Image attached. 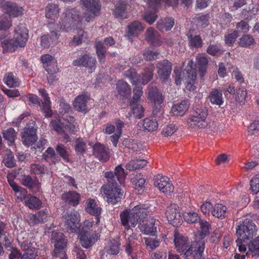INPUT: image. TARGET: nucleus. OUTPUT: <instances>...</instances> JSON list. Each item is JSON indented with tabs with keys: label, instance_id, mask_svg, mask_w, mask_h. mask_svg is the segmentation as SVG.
<instances>
[{
	"label": "nucleus",
	"instance_id": "6",
	"mask_svg": "<svg viewBox=\"0 0 259 259\" xmlns=\"http://www.w3.org/2000/svg\"><path fill=\"white\" fill-rule=\"evenodd\" d=\"M51 236L52 242L54 243L53 256L60 258H66L65 249L67 243L66 237L62 233L57 232H53Z\"/></svg>",
	"mask_w": 259,
	"mask_h": 259
},
{
	"label": "nucleus",
	"instance_id": "60",
	"mask_svg": "<svg viewBox=\"0 0 259 259\" xmlns=\"http://www.w3.org/2000/svg\"><path fill=\"white\" fill-rule=\"evenodd\" d=\"M89 41V39L87 37V32L83 30H80L78 32L77 35L74 36L73 37L72 43L75 44V46H78L81 44L82 42H85Z\"/></svg>",
	"mask_w": 259,
	"mask_h": 259
},
{
	"label": "nucleus",
	"instance_id": "37",
	"mask_svg": "<svg viewBox=\"0 0 259 259\" xmlns=\"http://www.w3.org/2000/svg\"><path fill=\"white\" fill-rule=\"evenodd\" d=\"M46 17L51 20H55L59 16V8L58 5L50 3L49 4L45 9Z\"/></svg>",
	"mask_w": 259,
	"mask_h": 259
},
{
	"label": "nucleus",
	"instance_id": "30",
	"mask_svg": "<svg viewBox=\"0 0 259 259\" xmlns=\"http://www.w3.org/2000/svg\"><path fill=\"white\" fill-rule=\"evenodd\" d=\"M145 206L143 204L137 205L131 210L132 214H133L135 220H137V223H140L144 221L147 216L148 210Z\"/></svg>",
	"mask_w": 259,
	"mask_h": 259
},
{
	"label": "nucleus",
	"instance_id": "47",
	"mask_svg": "<svg viewBox=\"0 0 259 259\" xmlns=\"http://www.w3.org/2000/svg\"><path fill=\"white\" fill-rule=\"evenodd\" d=\"M207 64L208 60L205 57L198 56L196 57V67L197 68L201 76L204 75L206 71Z\"/></svg>",
	"mask_w": 259,
	"mask_h": 259
},
{
	"label": "nucleus",
	"instance_id": "48",
	"mask_svg": "<svg viewBox=\"0 0 259 259\" xmlns=\"http://www.w3.org/2000/svg\"><path fill=\"white\" fill-rule=\"evenodd\" d=\"M143 127L144 131L148 132L156 131L158 127L157 121L156 119L146 118L143 120Z\"/></svg>",
	"mask_w": 259,
	"mask_h": 259
},
{
	"label": "nucleus",
	"instance_id": "23",
	"mask_svg": "<svg viewBox=\"0 0 259 259\" xmlns=\"http://www.w3.org/2000/svg\"><path fill=\"white\" fill-rule=\"evenodd\" d=\"M93 155L100 161L106 162L110 158L109 149L100 142L96 143L93 146Z\"/></svg>",
	"mask_w": 259,
	"mask_h": 259
},
{
	"label": "nucleus",
	"instance_id": "42",
	"mask_svg": "<svg viewBox=\"0 0 259 259\" xmlns=\"http://www.w3.org/2000/svg\"><path fill=\"white\" fill-rule=\"evenodd\" d=\"M1 46L3 48V52L4 53L14 52L19 47L18 44H17L14 38L4 40L2 41Z\"/></svg>",
	"mask_w": 259,
	"mask_h": 259
},
{
	"label": "nucleus",
	"instance_id": "57",
	"mask_svg": "<svg viewBox=\"0 0 259 259\" xmlns=\"http://www.w3.org/2000/svg\"><path fill=\"white\" fill-rule=\"evenodd\" d=\"M247 95L246 90L245 88L240 87L236 91L235 100L240 105H244Z\"/></svg>",
	"mask_w": 259,
	"mask_h": 259
},
{
	"label": "nucleus",
	"instance_id": "59",
	"mask_svg": "<svg viewBox=\"0 0 259 259\" xmlns=\"http://www.w3.org/2000/svg\"><path fill=\"white\" fill-rule=\"evenodd\" d=\"M15 177L13 174H9L7 176L8 182L12 188L13 190L16 193H23L24 194L26 193V189L20 187L14 181Z\"/></svg>",
	"mask_w": 259,
	"mask_h": 259
},
{
	"label": "nucleus",
	"instance_id": "34",
	"mask_svg": "<svg viewBox=\"0 0 259 259\" xmlns=\"http://www.w3.org/2000/svg\"><path fill=\"white\" fill-rule=\"evenodd\" d=\"M31 243L28 241L21 242V247L24 251L20 259H35L36 257L35 249L31 246Z\"/></svg>",
	"mask_w": 259,
	"mask_h": 259
},
{
	"label": "nucleus",
	"instance_id": "50",
	"mask_svg": "<svg viewBox=\"0 0 259 259\" xmlns=\"http://www.w3.org/2000/svg\"><path fill=\"white\" fill-rule=\"evenodd\" d=\"M143 29L144 27L141 23L139 21H134L128 26V34L130 36H136Z\"/></svg>",
	"mask_w": 259,
	"mask_h": 259
},
{
	"label": "nucleus",
	"instance_id": "9",
	"mask_svg": "<svg viewBox=\"0 0 259 259\" xmlns=\"http://www.w3.org/2000/svg\"><path fill=\"white\" fill-rule=\"evenodd\" d=\"M81 1L88 11L84 15L86 21L89 22L100 15L101 10L100 0H81Z\"/></svg>",
	"mask_w": 259,
	"mask_h": 259
},
{
	"label": "nucleus",
	"instance_id": "16",
	"mask_svg": "<svg viewBox=\"0 0 259 259\" xmlns=\"http://www.w3.org/2000/svg\"><path fill=\"white\" fill-rule=\"evenodd\" d=\"M128 0H118L114 4L112 15L115 18L123 20L128 18L127 10L129 7Z\"/></svg>",
	"mask_w": 259,
	"mask_h": 259
},
{
	"label": "nucleus",
	"instance_id": "13",
	"mask_svg": "<svg viewBox=\"0 0 259 259\" xmlns=\"http://www.w3.org/2000/svg\"><path fill=\"white\" fill-rule=\"evenodd\" d=\"M165 213L168 222L175 227H179L183 223L179 207L177 204H173L168 207Z\"/></svg>",
	"mask_w": 259,
	"mask_h": 259
},
{
	"label": "nucleus",
	"instance_id": "21",
	"mask_svg": "<svg viewBox=\"0 0 259 259\" xmlns=\"http://www.w3.org/2000/svg\"><path fill=\"white\" fill-rule=\"evenodd\" d=\"M19 180L21 184L31 190L32 192H39L41 189V184L36 178L33 179L29 175H21Z\"/></svg>",
	"mask_w": 259,
	"mask_h": 259
},
{
	"label": "nucleus",
	"instance_id": "3",
	"mask_svg": "<svg viewBox=\"0 0 259 259\" xmlns=\"http://www.w3.org/2000/svg\"><path fill=\"white\" fill-rule=\"evenodd\" d=\"M174 242L177 251L182 253L185 259L194 258L200 259L202 256L205 244L203 241L195 242L190 244L188 238L178 231H175Z\"/></svg>",
	"mask_w": 259,
	"mask_h": 259
},
{
	"label": "nucleus",
	"instance_id": "39",
	"mask_svg": "<svg viewBox=\"0 0 259 259\" xmlns=\"http://www.w3.org/2000/svg\"><path fill=\"white\" fill-rule=\"evenodd\" d=\"M208 98L210 103L213 105L221 106L224 103L222 93L218 89H213L209 93Z\"/></svg>",
	"mask_w": 259,
	"mask_h": 259
},
{
	"label": "nucleus",
	"instance_id": "40",
	"mask_svg": "<svg viewBox=\"0 0 259 259\" xmlns=\"http://www.w3.org/2000/svg\"><path fill=\"white\" fill-rule=\"evenodd\" d=\"M123 75L130 80L133 85H139L141 84V76L137 73L135 68H130L124 73Z\"/></svg>",
	"mask_w": 259,
	"mask_h": 259
},
{
	"label": "nucleus",
	"instance_id": "18",
	"mask_svg": "<svg viewBox=\"0 0 259 259\" xmlns=\"http://www.w3.org/2000/svg\"><path fill=\"white\" fill-rule=\"evenodd\" d=\"M154 185L164 193H170L174 190L173 185L169 182V179L165 176L158 175L154 178Z\"/></svg>",
	"mask_w": 259,
	"mask_h": 259
},
{
	"label": "nucleus",
	"instance_id": "27",
	"mask_svg": "<svg viewBox=\"0 0 259 259\" xmlns=\"http://www.w3.org/2000/svg\"><path fill=\"white\" fill-rule=\"evenodd\" d=\"M26 193H20V195L17 196L19 199H23L26 205L30 209H38L41 205V201L36 197L31 195H27V192L26 190Z\"/></svg>",
	"mask_w": 259,
	"mask_h": 259
},
{
	"label": "nucleus",
	"instance_id": "29",
	"mask_svg": "<svg viewBox=\"0 0 259 259\" xmlns=\"http://www.w3.org/2000/svg\"><path fill=\"white\" fill-rule=\"evenodd\" d=\"M190 103L188 100H184L172 105L171 112L174 116H183L188 110Z\"/></svg>",
	"mask_w": 259,
	"mask_h": 259
},
{
	"label": "nucleus",
	"instance_id": "41",
	"mask_svg": "<svg viewBox=\"0 0 259 259\" xmlns=\"http://www.w3.org/2000/svg\"><path fill=\"white\" fill-rule=\"evenodd\" d=\"M95 48L99 62L104 63L105 61V55L107 49L104 45V42L100 40H96L95 43Z\"/></svg>",
	"mask_w": 259,
	"mask_h": 259
},
{
	"label": "nucleus",
	"instance_id": "11",
	"mask_svg": "<svg viewBox=\"0 0 259 259\" xmlns=\"http://www.w3.org/2000/svg\"><path fill=\"white\" fill-rule=\"evenodd\" d=\"M193 64V62L192 61L189 62V66H187L185 69V71L186 72L187 76L185 77V78H183V82L185 84L186 89L190 92H193L196 89L195 85L197 76L196 69L193 68L192 66Z\"/></svg>",
	"mask_w": 259,
	"mask_h": 259
},
{
	"label": "nucleus",
	"instance_id": "44",
	"mask_svg": "<svg viewBox=\"0 0 259 259\" xmlns=\"http://www.w3.org/2000/svg\"><path fill=\"white\" fill-rule=\"evenodd\" d=\"M4 83L10 88L17 87L20 85V81L12 72L6 73L3 78Z\"/></svg>",
	"mask_w": 259,
	"mask_h": 259
},
{
	"label": "nucleus",
	"instance_id": "2",
	"mask_svg": "<svg viewBox=\"0 0 259 259\" xmlns=\"http://www.w3.org/2000/svg\"><path fill=\"white\" fill-rule=\"evenodd\" d=\"M81 18L79 12L75 8L66 9L59 22V30L51 31L50 34H45L40 37V45L44 48H49L51 44L58 40L60 30L68 31L74 28L81 23Z\"/></svg>",
	"mask_w": 259,
	"mask_h": 259
},
{
	"label": "nucleus",
	"instance_id": "56",
	"mask_svg": "<svg viewBox=\"0 0 259 259\" xmlns=\"http://www.w3.org/2000/svg\"><path fill=\"white\" fill-rule=\"evenodd\" d=\"M206 52L210 55L216 56L219 54H222L224 52L223 48L220 44H210L206 50Z\"/></svg>",
	"mask_w": 259,
	"mask_h": 259
},
{
	"label": "nucleus",
	"instance_id": "7",
	"mask_svg": "<svg viewBox=\"0 0 259 259\" xmlns=\"http://www.w3.org/2000/svg\"><path fill=\"white\" fill-rule=\"evenodd\" d=\"M256 227L252 220L246 219L236 228V235L239 239L249 240L256 235Z\"/></svg>",
	"mask_w": 259,
	"mask_h": 259
},
{
	"label": "nucleus",
	"instance_id": "62",
	"mask_svg": "<svg viewBox=\"0 0 259 259\" xmlns=\"http://www.w3.org/2000/svg\"><path fill=\"white\" fill-rule=\"evenodd\" d=\"M56 150L57 153L66 162H69V155L67 151L66 147L61 144H59L56 147Z\"/></svg>",
	"mask_w": 259,
	"mask_h": 259
},
{
	"label": "nucleus",
	"instance_id": "55",
	"mask_svg": "<svg viewBox=\"0 0 259 259\" xmlns=\"http://www.w3.org/2000/svg\"><path fill=\"white\" fill-rule=\"evenodd\" d=\"M20 100L22 101L26 102L28 101L29 104H34L40 105V100L39 98L35 94L29 93L26 95H24L21 96Z\"/></svg>",
	"mask_w": 259,
	"mask_h": 259
},
{
	"label": "nucleus",
	"instance_id": "24",
	"mask_svg": "<svg viewBox=\"0 0 259 259\" xmlns=\"http://www.w3.org/2000/svg\"><path fill=\"white\" fill-rule=\"evenodd\" d=\"M0 7L5 14L11 17H17L22 13V8L19 7L15 3L8 1H3L0 4Z\"/></svg>",
	"mask_w": 259,
	"mask_h": 259
},
{
	"label": "nucleus",
	"instance_id": "8",
	"mask_svg": "<svg viewBox=\"0 0 259 259\" xmlns=\"http://www.w3.org/2000/svg\"><path fill=\"white\" fill-rule=\"evenodd\" d=\"M64 229L69 233L76 232L79 228V214L75 209L66 211L62 216Z\"/></svg>",
	"mask_w": 259,
	"mask_h": 259
},
{
	"label": "nucleus",
	"instance_id": "51",
	"mask_svg": "<svg viewBox=\"0 0 259 259\" xmlns=\"http://www.w3.org/2000/svg\"><path fill=\"white\" fill-rule=\"evenodd\" d=\"M188 39L189 47L191 48H199L202 46V40L199 35L189 34L188 35Z\"/></svg>",
	"mask_w": 259,
	"mask_h": 259
},
{
	"label": "nucleus",
	"instance_id": "10",
	"mask_svg": "<svg viewBox=\"0 0 259 259\" xmlns=\"http://www.w3.org/2000/svg\"><path fill=\"white\" fill-rule=\"evenodd\" d=\"M148 99L154 104L153 114L155 115L160 111L164 98L162 93L155 86H150L148 89Z\"/></svg>",
	"mask_w": 259,
	"mask_h": 259
},
{
	"label": "nucleus",
	"instance_id": "53",
	"mask_svg": "<svg viewBox=\"0 0 259 259\" xmlns=\"http://www.w3.org/2000/svg\"><path fill=\"white\" fill-rule=\"evenodd\" d=\"M87 150V143L82 139L77 138L75 140L74 150L78 156L83 155Z\"/></svg>",
	"mask_w": 259,
	"mask_h": 259
},
{
	"label": "nucleus",
	"instance_id": "33",
	"mask_svg": "<svg viewBox=\"0 0 259 259\" xmlns=\"http://www.w3.org/2000/svg\"><path fill=\"white\" fill-rule=\"evenodd\" d=\"M140 224L141 231L145 234H153L156 232V227L155 226V220L153 218L144 220Z\"/></svg>",
	"mask_w": 259,
	"mask_h": 259
},
{
	"label": "nucleus",
	"instance_id": "52",
	"mask_svg": "<svg viewBox=\"0 0 259 259\" xmlns=\"http://www.w3.org/2000/svg\"><path fill=\"white\" fill-rule=\"evenodd\" d=\"M12 25L11 17L7 14L0 15V30L6 31Z\"/></svg>",
	"mask_w": 259,
	"mask_h": 259
},
{
	"label": "nucleus",
	"instance_id": "4",
	"mask_svg": "<svg viewBox=\"0 0 259 259\" xmlns=\"http://www.w3.org/2000/svg\"><path fill=\"white\" fill-rule=\"evenodd\" d=\"M95 222L92 220H85L79 234V241L81 246L88 248L97 241L100 235L92 228Z\"/></svg>",
	"mask_w": 259,
	"mask_h": 259
},
{
	"label": "nucleus",
	"instance_id": "22",
	"mask_svg": "<svg viewBox=\"0 0 259 259\" xmlns=\"http://www.w3.org/2000/svg\"><path fill=\"white\" fill-rule=\"evenodd\" d=\"M90 96L87 93L83 92L77 96L73 102L74 109L82 113H85L89 111V108L87 107V103L90 100Z\"/></svg>",
	"mask_w": 259,
	"mask_h": 259
},
{
	"label": "nucleus",
	"instance_id": "1",
	"mask_svg": "<svg viewBox=\"0 0 259 259\" xmlns=\"http://www.w3.org/2000/svg\"><path fill=\"white\" fill-rule=\"evenodd\" d=\"M127 175L121 165L116 166L113 171L105 172L107 183L102 186L101 190L108 203L114 205L121 201L123 191L120 186L124 183Z\"/></svg>",
	"mask_w": 259,
	"mask_h": 259
},
{
	"label": "nucleus",
	"instance_id": "15",
	"mask_svg": "<svg viewBox=\"0 0 259 259\" xmlns=\"http://www.w3.org/2000/svg\"><path fill=\"white\" fill-rule=\"evenodd\" d=\"M37 128L34 125H27L22 133V142L27 147L32 145L37 140Z\"/></svg>",
	"mask_w": 259,
	"mask_h": 259
},
{
	"label": "nucleus",
	"instance_id": "49",
	"mask_svg": "<svg viewBox=\"0 0 259 259\" xmlns=\"http://www.w3.org/2000/svg\"><path fill=\"white\" fill-rule=\"evenodd\" d=\"M183 215L184 220L189 224L195 223L200 221V220L199 214L193 211L184 212Z\"/></svg>",
	"mask_w": 259,
	"mask_h": 259
},
{
	"label": "nucleus",
	"instance_id": "12",
	"mask_svg": "<svg viewBox=\"0 0 259 259\" xmlns=\"http://www.w3.org/2000/svg\"><path fill=\"white\" fill-rule=\"evenodd\" d=\"M28 29L24 23H20L14 29V39L16 41L18 46L24 48L28 41Z\"/></svg>",
	"mask_w": 259,
	"mask_h": 259
},
{
	"label": "nucleus",
	"instance_id": "17",
	"mask_svg": "<svg viewBox=\"0 0 259 259\" xmlns=\"http://www.w3.org/2000/svg\"><path fill=\"white\" fill-rule=\"evenodd\" d=\"M157 74L161 80L165 81L168 79L172 70L171 63L166 59L159 61L156 64Z\"/></svg>",
	"mask_w": 259,
	"mask_h": 259
},
{
	"label": "nucleus",
	"instance_id": "38",
	"mask_svg": "<svg viewBox=\"0 0 259 259\" xmlns=\"http://www.w3.org/2000/svg\"><path fill=\"white\" fill-rule=\"evenodd\" d=\"M227 209L226 206L221 203H216L213 206L211 212L213 216L222 220L227 216Z\"/></svg>",
	"mask_w": 259,
	"mask_h": 259
},
{
	"label": "nucleus",
	"instance_id": "36",
	"mask_svg": "<svg viewBox=\"0 0 259 259\" xmlns=\"http://www.w3.org/2000/svg\"><path fill=\"white\" fill-rule=\"evenodd\" d=\"M120 242L118 239H112L109 240L105 247L106 252L111 255H117L120 250Z\"/></svg>",
	"mask_w": 259,
	"mask_h": 259
},
{
	"label": "nucleus",
	"instance_id": "5",
	"mask_svg": "<svg viewBox=\"0 0 259 259\" xmlns=\"http://www.w3.org/2000/svg\"><path fill=\"white\" fill-rule=\"evenodd\" d=\"M207 115V108L202 105H197L187 119L189 128L195 131L205 127L207 124L206 119Z\"/></svg>",
	"mask_w": 259,
	"mask_h": 259
},
{
	"label": "nucleus",
	"instance_id": "45",
	"mask_svg": "<svg viewBox=\"0 0 259 259\" xmlns=\"http://www.w3.org/2000/svg\"><path fill=\"white\" fill-rule=\"evenodd\" d=\"M2 134L5 140L8 141L9 146L14 145L17 137V133L13 128L10 127L3 131Z\"/></svg>",
	"mask_w": 259,
	"mask_h": 259
},
{
	"label": "nucleus",
	"instance_id": "54",
	"mask_svg": "<svg viewBox=\"0 0 259 259\" xmlns=\"http://www.w3.org/2000/svg\"><path fill=\"white\" fill-rule=\"evenodd\" d=\"M148 6L149 8L152 9L153 11L150 12L148 11L146 12L143 16V19L149 24H152L155 21L158 17L157 13L159 8L154 9L151 8L149 5Z\"/></svg>",
	"mask_w": 259,
	"mask_h": 259
},
{
	"label": "nucleus",
	"instance_id": "35",
	"mask_svg": "<svg viewBox=\"0 0 259 259\" xmlns=\"http://www.w3.org/2000/svg\"><path fill=\"white\" fill-rule=\"evenodd\" d=\"M175 20L172 17H165L160 19L156 23V27L160 31L170 30L174 26Z\"/></svg>",
	"mask_w": 259,
	"mask_h": 259
},
{
	"label": "nucleus",
	"instance_id": "63",
	"mask_svg": "<svg viewBox=\"0 0 259 259\" xmlns=\"http://www.w3.org/2000/svg\"><path fill=\"white\" fill-rule=\"evenodd\" d=\"M30 171L35 175L44 174L47 171V168L41 163H32L30 165Z\"/></svg>",
	"mask_w": 259,
	"mask_h": 259
},
{
	"label": "nucleus",
	"instance_id": "43",
	"mask_svg": "<svg viewBox=\"0 0 259 259\" xmlns=\"http://www.w3.org/2000/svg\"><path fill=\"white\" fill-rule=\"evenodd\" d=\"M154 66L150 64L145 68L142 73L141 84L145 85L150 81L153 78Z\"/></svg>",
	"mask_w": 259,
	"mask_h": 259
},
{
	"label": "nucleus",
	"instance_id": "25",
	"mask_svg": "<svg viewBox=\"0 0 259 259\" xmlns=\"http://www.w3.org/2000/svg\"><path fill=\"white\" fill-rule=\"evenodd\" d=\"M40 60L47 72H50V71L58 72L59 68L57 62L54 57L48 54H45L41 56Z\"/></svg>",
	"mask_w": 259,
	"mask_h": 259
},
{
	"label": "nucleus",
	"instance_id": "61",
	"mask_svg": "<svg viewBox=\"0 0 259 259\" xmlns=\"http://www.w3.org/2000/svg\"><path fill=\"white\" fill-rule=\"evenodd\" d=\"M133 114L136 118L140 119L144 116V109L139 104H130Z\"/></svg>",
	"mask_w": 259,
	"mask_h": 259
},
{
	"label": "nucleus",
	"instance_id": "28",
	"mask_svg": "<svg viewBox=\"0 0 259 259\" xmlns=\"http://www.w3.org/2000/svg\"><path fill=\"white\" fill-rule=\"evenodd\" d=\"M61 198L65 202L73 206H77L80 201V194L74 191L64 192Z\"/></svg>",
	"mask_w": 259,
	"mask_h": 259
},
{
	"label": "nucleus",
	"instance_id": "19",
	"mask_svg": "<svg viewBox=\"0 0 259 259\" xmlns=\"http://www.w3.org/2000/svg\"><path fill=\"white\" fill-rule=\"evenodd\" d=\"M121 224L127 232L133 231L131 228H134L137 224V220L132 214V211L129 209L123 210L119 214Z\"/></svg>",
	"mask_w": 259,
	"mask_h": 259
},
{
	"label": "nucleus",
	"instance_id": "46",
	"mask_svg": "<svg viewBox=\"0 0 259 259\" xmlns=\"http://www.w3.org/2000/svg\"><path fill=\"white\" fill-rule=\"evenodd\" d=\"M147 161L145 159H137L130 161L126 164V169L133 171L137 169L143 168L147 164Z\"/></svg>",
	"mask_w": 259,
	"mask_h": 259
},
{
	"label": "nucleus",
	"instance_id": "64",
	"mask_svg": "<svg viewBox=\"0 0 259 259\" xmlns=\"http://www.w3.org/2000/svg\"><path fill=\"white\" fill-rule=\"evenodd\" d=\"M248 248L252 255H259V237H256L249 244Z\"/></svg>",
	"mask_w": 259,
	"mask_h": 259
},
{
	"label": "nucleus",
	"instance_id": "32",
	"mask_svg": "<svg viewBox=\"0 0 259 259\" xmlns=\"http://www.w3.org/2000/svg\"><path fill=\"white\" fill-rule=\"evenodd\" d=\"M116 90L118 94L123 98H128L131 94L130 85L123 79L119 80L116 83Z\"/></svg>",
	"mask_w": 259,
	"mask_h": 259
},
{
	"label": "nucleus",
	"instance_id": "14",
	"mask_svg": "<svg viewBox=\"0 0 259 259\" xmlns=\"http://www.w3.org/2000/svg\"><path fill=\"white\" fill-rule=\"evenodd\" d=\"M85 210L89 214L95 217V223L98 225L100 221V217L102 209L99 203L94 199L89 198L85 203Z\"/></svg>",
	"mask_w": 259,
	"mask_h": 259
},
{
	"label": "nucleus",
	"instance_id": "58",
	"mask_svg": "<svg viewBox=\"0 0 259 259\" xmlns=\"http://www.w3.org/2000/svg\"><path fill=\"white\" fill-rule=\"evenodd\" d=\"M255 44V40L250 34L243 35L239 38V45L243 48H247Z\"/></svg>",
	"mask_w": 259,
	"mask_h": 259
},
{
	"label": "nucleus",
	"instance_id": "26",
	"mask_svg": "<svg viewBox=\"0 0 259 259\" xmlns=\"http://www.w3.org/2000/svg\"><path fill=\"white\" fill-rule=\"evenodd\" d=\"M145 39L153 47H157L162 45V41L159 32L153 28H148L145 33Z\"/></svg>",
	"mask_w": 259,
	"mask_h": 259
},
{
	"label": "nucleus",
	"instance_id": "20",
	"mask_svg": "<svg viewBox=\"0 0 259 259\" xmlns=\"http://www.w3.org/2000/svg\"><path fill=\"white\" fill-rule=\"evenodd\" d=\"M96 58L91 57L87 54H84L73 60L72 65L75 66L89 67L91 72H93L96 68Z\"/></svg>",
	"mask_w": 259,
	"mask_h": 259
},
{
	"label": "nucleus",
	"instance_id": "31",
	"mask_svg": "<svg viewBox=\"0 0 259 259\" xmlns=\"http://www.w3.org/2000/svg\"><path fill=\"white\" fill-rule=\"evenodd\" d=\"M131 182L135 186L139 194L142 193L145 188V179L141 174H133L131 176Z\"/></svg>",
	"mask_w": 259,
	"mask_h": 259
}]
</instances>
